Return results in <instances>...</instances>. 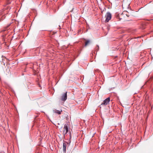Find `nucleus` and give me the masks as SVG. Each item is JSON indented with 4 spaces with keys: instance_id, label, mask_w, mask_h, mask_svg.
Returning <instances> with one entry per match:
<instances>
[{
    "instance_id": "5",
    "label": "nucleus",
    "mask_w": 153,
    "mask_h": 153,
    "mask_svg": "<svg viewBox=\"0 0 153 153\" xmlns=\"http://www.w3.org/2000/svg\"><path fill=\"white\" fill-rule=\"evenodd\" d=\"M63 131L64 132H65V131H66L67 132H68V123H66L64 127L63 128Z\"/></svg>"
},
{
    "instance_id": "2",
    "label": "nucleus",
    "mask_w": 153,
    "mask_h": 153,
    "mask_svg": "<svg viewBox=\"0 0 153 153\" xmlns=\"http://www.w3.org/2000/svg\"><path fill=\"white\" fill-rule=\"evenodd\" d=\"M67 92L63 93L61 97V100L63 101H65L67 99Z\"/></svg>"
},
{
    "instance_id": "11",
    "label": "nucleus",
    "mask_w": 153,
    "mask_h": 153,
    "mask_svg": "<svg viewBox=\"0 0 153 153\" xmlns=\"http://www.w3.org/2000/svg\"><path fill=\"white\" fill-rule=\"evenodd\" d=\"M68 132H67V131H65V132H64H64H63V135H64V137H65V134H66Z\"/></svg>"
},
{
    "instance_id": "10",
    "label": "nucleus",
    "mask_w": 153,
    "mask_h": 153,
    "mask_svg": "<svg viewBox=\"0 0 153 153\" xmlns=\"http://www.w3.org/2000/svg\"><path fill=\"white\" fill-rule=\"evenodd\" d=\"M99 47L98 45H97L96 47L95 48V50L96 51H98L99 50Z\"/></svg>"
},
{
    "instance_id": "9",
    "label": "nucleus",
    "mask_w": 153,
    "mask_h": 153,
    "mask_svg": "<svg viewBox=\"0 0 153 153\" xmlns=\"http://www.w3.org/2000/svg\"><path fill=\"white\" fill-rule=\"evenodd\" d=\"M71 133H70V138H69V142H66V143L69 146L70 145V143L71 142Z\"/></svg>"
},
{
    "instance_id": "4",
    "label": "nucleus",
    "mask_w": 153,
    "mask_h": 153,
    "mask_svg": "<svg viewBox=\"0 0 153 153\" xmlns=\"http://www.w3.org/2000/svg\"><path fill=\"white\" fill-rule=\"evenodd\" d=\"M66 142L65 141L63 143V152L65 153L66 152Z\"/></svg>"
},
{
    "instance_id": "12",
    "label": "nucleus",
    "mask_w": 153,
    "mask_h": 153,
    "mask_svg": "<svg viewBox=\"0 0 153 153\" xmlns=\"http://www.w3.org/2000/svg\"><path fill=\"white\" fill-rule=\"evenodd\" d=\"M126 15L128 17H129L130 16V15L128 14V13H126Z\"/></svg>"
},
{
    "instance_id": "8",
    "label": "nucleus",
    "mask_w": 153,
    "mask_h": 153,
    "mask_svg": "<svg viewBox=\"0 0 153 153\" xmlns=\"http://www.w3.org/2000/svg\"><path fill=\"white\" fill-rule=\"evenodd\" d=\"M90 42V40H87L85 43V46L86 47L88 45Z\"/></svg>"
},
{
    "instance_id": "1",
    "label": "nucleus",
    "mask_w": 153,
    "mask_h": 153,
    "mask_svg": "<svg viewBox=\"0 0 153 153\" xmlns=\"http://www.w3.org/2000/svg\"><path fill=\"white\" fill-rule=\"evenodd\" d=\"M105 17L106 18L105 20V22H108L111 18V14L109 12H108L107 13Z\"/></svg>"
},
{
    "instance_id": "7",
    "label": "nucleus",
    "mask_w": 153,
    "mask_h": 153,
    "mask_svg": "<svg viewBox=\"0 0 153 153\" xmlns=\"http://www.w3.org/2000/svg\"><path fill=\"white\" fill-rule=\"evenodd\" d=\"M2 13H0V22L3 20L5 17L4 15H2Z\"/></svg>"
},
{
    "instance_id": "6",
    "label": "nucleus",
    "mask_w": 153,
    "mask_h": 153,
    "mask_svg": "<svg viewBox=\"0 0 153 153\" xmlns=\"http://www.w3.org/2000/svg\"><path fill=\"white\" fill-rule=\"evenodd\" d=\"M53 111L54 113L57 114H61V112L62 111V110L60 111L56 109L53 110Z\"/></svg>"
},
{
    "instance_id": "3",
    "label": "nucleus",
    "mask_w": 153,
    "mask_h": 153,
    "mask_svg": "<svg viewBox=\"0 0 153 153\" xmlns=\"http://www.w3.org/2000/svg\"><path fill=\"white\" fill-rule=\"evenodd\" d=\"M110 101V99L109 97H108L106 99H105L103 101V102L101 104V105H108Z\"/></svg>"
}]
</instances>
